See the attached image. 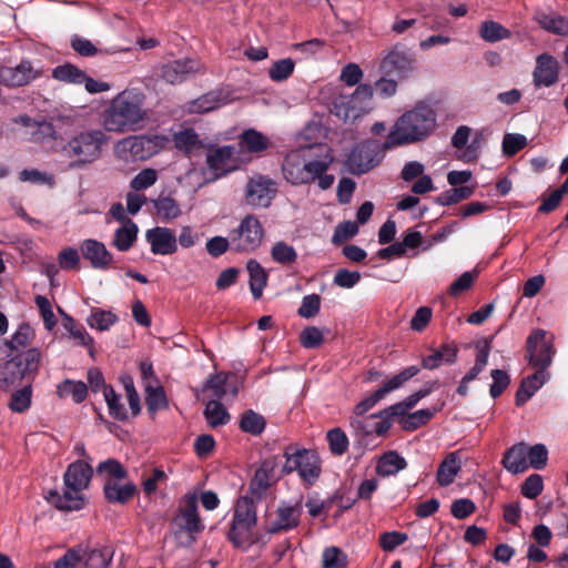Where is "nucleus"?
I'll return each instance as SVG.
<instances>
[{
  "mask_svg": "<svg viewBox=\"0 0 568 568\" xmlns=\"http://www.w3.org/2000/svg\"><path fill=\"white\" fill-rule=\"evenodd\" d=\"M407 467V462L396 450L384 453L377 463L376 473L382 477L396 475Z\"/></svg>",
  "mask_w": 568,
  "mask_h": 568,
  "instance_id": "nucleus-32",
  "label": "nucleus"
},
{
  "mask_svg": "<svg viewBox=\"0 0 568 568\" xmlns=\"http://www.w3.org/2000/svg\"><path fill=\"white\" fill-rule=\"evenodd\" d=\"M556 353L554 343L547 338V332L538 328L526 339V359L536 372H547Z\"/></svg>",
  "mask_w": 568,
  "mask_h": 568,
  "instance_id": "nucleus-10",
  "label": "nucleus"
},
{
  "mask_svg": "<svg viewBox=\"0 0 568 568\" xmlns=\"http://www.w3.org/2000/svg\"><path fill=\"white\" fill-rule=\"evenodd\" d=\"M416 59L412 50L403 44H395L383 57L379 70L386 77L398 80L407 78L415 70Z\"/></svg>",
  "mask_w": 568,
  "mask_h": 568,
  "instance_id": "nucleus-12",
  "label": "nucleus"
},
{
  "mask_svg": "<svg viewBox=\"0 0 568 568\" xmlns=\"http://www.w3.org/2000/svg\"><path fill=\"white\" fill-rule=\"evenodd\" d=\"M276 519L265 524L266 534L275 535L288 531L300 526L303 513L302 499L294 505L282 501L276 509Z\"/></svg>",
  "mask_w": 568,
  "mask_h": 568,
  "instance_id": "nucleus-16",
  "label": "nucleus"
},
{
  "mask_svg": "<svg viewBox=\"0 0 568 568\" xmlns=\"http://www.w3.org/2000/svg\"><path fill=\"white\" fill-rule=\"evenodd\" d=\"M283 457L285 463L280 470L278 477L297 471L300 477L308 485H313L318 479L322 466L320 456L315 450L297 449L293 446H287L284 449Z\"/></svg>",
  "mask_w": 568,
  "mask_h": 568,
  "instance_id": "nucleus-7",
  "label": "nucleus"
},
{
  "mask_svg": "<svg viewBox=\"0 0 568 568\" xmlns=\"http://www.w3.org/2000/svg\"><path fill=\"white\" fill-rule=\"evenodd\" d=\"M145 404L148 412L152 416L155 415L158 410L168 409L169 402L163 386L148 383L145 385Z\"/></svg>",
  "mask_w": 568,
  "mask_h": 568,
  "instance_id": "nucleus-38",
  "label": "nucleus"
},
{
  "mask_svg": "<svg viewBox=\"0 0 568 568\" xmlns=\"http://www.w3.org/2000/svg\"><path fill=\"white\" fill-rule=\"evenodd\" d=\"M386 150L384 143L375 140H367L355 145L348 154L345 166L353 175H362L378 164V154Z\"/></svg>",
  "mask_w": 568,
  "mask_h": 568,
  "instance_id": "nucleus-13",
  "label": "nucleus"
},
{
  "mask_svg": "<svg viewBox=\"0 0 568 568\" xmlns=\"http://www.w3.org/2000/svg\"><path fill=\"white\" fill-rule=\"evenodd\" d=\"M41 71L28 60L21 61L16 67H1L0 83L8 88H17L29 84L40 77Z\"/></svg>",
  "mask_w": 568,
  "mask_h": 568,
  "instance_id": "nucleus-17",
  "label": "nucleus"
},
{
  "mask_svg": "<svg viewBox=\"0 0 568 568\" xmlns=\"http://www.w3.org/2000/svg\"><path fill=\"white\" fill-rule=\"evenodd\" d=\"M478 32L481 39L490 43L508 39L511 36L509 29L493 20L481 22Z\"/></svg>",
  "mask_w": 568,
  "mask_h": 568,
  "instance_id": "nucleus-44",
  "label": "nucleus"
},
{
  "mask_svg": "<svg viewBox=\"0 0 568 568\" xmlns=\"http://www.w3.org/2000/svg\"><path fill=\"white\" fill-rule=\"evenodd\" d=\"M52 77L61 82L82 84L85 72L72 63H64L53 69Z\"/></svg>",
  "mask_w": 568,
  "mask_h": 568,
  "instance_id": "nucleus-49",
  "label": "nucleus"
},
{
  "mask_svg": "<svg viewBox=\"0 0 568 568\" xmlns=\"http://www.w3.org/2000/svg\"><path fill=\"white\" fill-rule=\"evenodd\" d=\"M123 151L130 152L134 160H145L152 155V141L142 135L129 136L120 141Z\"/></svg>",
  "mask_w": 568,
  "mask_h": 568,
  "instance_id": "nucleus-33",
  "label": "nucleus"
},
{
  "mask_svg": "<svg viewBox=\"0 0 568 568\" xmlns=\"http://www.w3.org/2000/svg\"><path fill=\"white\" fill-rule=\"evenodd\" d=\"M392 422L379 419V417L352 416L349 417V426L357 437H367L373 434L383 437L392 427Z\"/></svg>",
  "mask_w": 568,
  "mask_h": 568,
  "instance_id": "nucleus-25",
  "label": "nucleus"
},
{
  "mask_svg": "<svg viewBox=\"0 0 568 568\" xmlns=\"http://www.w3.org/2000/svg\"><path fill=\"white\" fill-rule=\"evenodd\" d=\"M312 149V146H307L304 149L293 150L286 154L282 163V172L284 179L288 183L293 185L304 184L306 176V153Z\"/></svg>",
  "mask_w": 568,
  "mask_h": 568,
  "instance_id": "nucleus-20",
  "label": "nucleus"
},
{
  "mask_svg": "<svg viewBox=\"0 0 568 568\" xmlns=\"http://www.w3.org/2000/svg\"><path fill=\"white\" fill-rule=\"evenodd\" d=\"M145 237L153 254L172 255L178 251V240L172 229L156 226L148 230Z\"/></svg>",
  "mask_w": 568,
  "mask_h": 568,
  "instance_id": "nucleus-22",
  "label": "nucleus"
},
{
  "mask_svg": "<svg viewBox=\"0 0 568 568\" xmlns=\"http://www.w3.org/2000/svg\"><path fill=\"white\" fill-rule=\"evenodd\" d=\"M235 152V146L223 145V146H211L206 153V164L210 171L213 173V179H220L230 173L234 166L230 165Z\"/></svg>",
  "mask_w": 568,
  "mask_h": 568,
  "instance_id": "nucleus-23",
  "label": "nucleus"
},
{
  "mask_svg": "<svg viewBox=\"0 0 568 568\" xmlns=\"http://www.w3.org/2000/svg\"><path fill=\"white\" fill-rule=\"evenodd\" d=\"M329 450L335 456H342L348 449V438L343 429L335 427L326 434Z\"/></svg>",
  "mask_w": 568,
  "mask_h": 568,
  "instance_id": "nucleus-55",
  "label": "nucleus"
},
{
  "mask_svg": "<svg viewBox=\"0 0 568 568\" xmlns=\"http://www.w3.org/2000/svg\"><path fill=\"white\" fill-rule=\"evenodd\" d=\"M458 347L453 343L440 345L433 354L426 356L422 361V367L426 369H435L443 363L454 364L457 359Z\"/></svg>",
  "mask_w": 568,
  "mask_h": 568,
  "instance_id": "nucleus-30",
  "label": "nucleus"
},
{
  "mask_svg": "<svg viewBox=\"0 0 568 568\" xmlns=\"http://www.w3.org/2000/svg\"><path fill=\"white\" fill-rule=\"evenodd\" d=\"M246 270L250 275L248 283L252 295L255 300H258L267 284V273L256 260H250L246 264Z\"/></svg>",
  "mask_w": 568,
  "mask_h": 568,
  "instance_id": "nucleus-36",
  "label": "nucleus"
},
{
  "mask_svg": "<svg viewBox=\"0 0 568 568\" xmlns=\"http://www.w3.org/2000/svg\"><path fill=\"white\" fill-rule=\"evenodd\" d=\"M475 192V186H454L453 189H449L442 194H439L437 197H435V203L446 206V205H453L456 204L463 200L469 199Z\"/></svg>",
  "mask_w": 568,
  "mask_h": 568,
  "instance_id": "nucleus-48",
  "label": "nucleus"
},
{
  "mask_svg": "<svg viewBox=\"0 0 568 568\" xmlns=\"http://www.w3.org/2000/svg\"><path fill=\"white\" fill-rule=\"evenodd\" d=\"M527 145V138L523 134L506 133L503 138V153L514 156Z\"/></svg>",
  "mask_w": 568,
  "mask_h": 568,
  "instance_id": "nucleus-63",
  "label": "nucleus"
},
{
  "mask_svg": "<svg viewBox=\"0 0 568 568\" xmlns=\"http://www.w3.org/2000/svg\"><path fill=\"white\" fill-rule=\"evenodd\" d=\"M559 62L558 60L545 52L536 57V65L532 71V82L536 88L552 87L558 82L559 78Z\"/></svg>",
  "mask_w": 568,
  "mask_h": 568,
  "instance_id": "nucleus-18",
  "label": "nucleus"
},
{
  "mask_svg": "<svg viewBox=\"0 0 568 568\" xmlns=\"http://www.w3.org/2000/svg\"><path fill=\"white\" fill-rule=\"evenodd\" d=\"M295 62L291 58L275 61L268 70L270 78L275 82L285 81L294 72Z\"/></svg>",
  "mask_w": 568,
  "mask_h": 568,
  "instance_id": "nucleus-57",
  "label": "nucleus"
},
{
  "mask_svg": "<svg viewBox=\"0 0 568 568\" xmlns=\"http://www.w3.org/2000/svg\"><path fill=\"white\" fill-rule=\"evenodd\" d=\"M104 399L108 404L109 414L116 420H128V412L120 400V396L115 393L112 386L104 387Z\"/></svg>",
  "mask_w": 568,
  "mask_h": 568,
  "instance_id": "nucleus-52",
  "label": "nucleus"
},
{
  "mask_svg": "<svg viewBox=\"0 0 568 568\" xmlns=\"http://www.w3.org/2000/svg\"><path fill=\"white\" fill-rule=\"evenodd\" d=\"M199 63L192 59H181L161 64L155 74L170 84H179L197 71Z\"/></svg>",
  "mask_w": 568,
  "mask_h": 568,
  "instance_id": "nucleus-19",
  "label": "nucleus"
},
{
  "mask_svg": "<svg viewBox=\"0 0 568 568\" xmlns=\"http://www.w3.org/2000/svg\"><path fill=\"white\" fill-rule=\"evenodd\" d=\"M300 343L307 349L320 347L324 343L323 331L316 326H306L300 333Z\"/></svg>",
  "mask_w": 568,
  "mask_h": 568,
  "instance_id": "nucleus-60",
  "label": "nucleus"
},
{
  "mask_svg": "<svg viewBox=\"0 0 568 568\" xmlns=\"http://www.w3.org/2000/svg\"><path fill=\"white\" fill-rule=\"evenodd\" d=\"M347 555L338 547L332 546L324 549L322 554L323 568H346Z\"/></svg>",
  "mask_w": 568,
  "mask_h": 568,
  "instance_id": "nucleus-54",
  "label": "nucleus"
},
{
  "mask_svg": "<svg viewBox=\"0 0 568 568\" xmlns=\"http://www.w3.org/2000/svg\"><path fill=\"white\" fill-rule=\"evenodd\" d=\"M264 234V227L257 216L247 214L240 225L230 232V241L236 252L251 253L261 246Z\"/></svg>",
  "mask_w": 568,
  "mask_h": 568,
  "instance_id": "nucleus-9",
  "label": "nucleus"
},
{
  "mask_svg": "<svg viewBox=\"0 0 568 568\" xmlns=\"http://www.w3.org/2000/svg\"><path fill=\"white\" fill-rule=\"evenodd\" d=\"M145 94L136 89L118 93L102 113V124L108 132L126 133L142 129L149 120L144 108Z\"/></svg>",
  "mask_w": 568,
  "mask_h": 568,
  "instance_id": "nucleus-1",
  "label": "nucleus"
},
{
  "mask_svg": "<svg viewBox=\"0 0 568 568\" xmlns=\"http://www.w3.org/2000/svg\"><path fill=\"white\" fill-rule=\"evenodd\" d=\"M59 312L63 316L62 325L63 327L75 338L79 341V344L82 346L89 347V354L93 358L94 357V348H93V338L88 334L84 327H78L73 317L68 315L62 308L59 307Z\"/></svg>",
  "mask_w": 568,
  "mask_h": 568,
  "instance_id": "nucleus-41",
  "label": "nucleus"
},
{
  "mask_svg": "<svg viewBox=\"0 0 568 568\" xmlns=\"http://www.w3.org/2000/svg\"><path fill=\"white\" fill-rule=\"evenodd\" d=\"M548 462V449L544 444H536L527 447V463L528 467L540 470L544 469Z\"/></svg>",
  "mask_w": 568,
  "mask_h": 568,
  "instance_id": "nucleus-59",
  "label": "nucleus"
},
{
  "mask_svg": "<svg viewBox=\"0 0 568 568\" xmlns=\"http://www.w3.org/2000/svg\"><path fill=\"white\" fill-rule=\"evenodd\" d=\"M57 394L60 397L71 396L75 403H82L88 395V386L81 381L64 379L58 385Z\"/></svg>",
  "mask_w": 568,
  "mask_h": 568,
  "instance_id": "nucleus-45",
  "label": "nucleus"
},
{
  "mask_svg": "<svg viewBox=\"0 0 568 568\" xmlns=\"http://www.w3.org/2000/svg\"><path fill=\"white\" fill-rule=\"evenodd\" d=\"M108 140V135L100 129L81 131L61 148V152L70 160L71 170L83 169L101 158Z\"/></svg>",
  "mask_w": 568,
  "mask_h": 568,
  "instance_id": "nucleus-4",
  "label": "nucleus"
},
{
  "mask_svg": "<svg viewBox=\"0 0 568 568\" xmlns=\"http://www.w3.org/2000/svg\"><path fill=\"white\" fill-rule=\"evenodd\" d=\"M419 372H420L419 366H416V365L408 366L405 369H403L402 372H399L398 374L394 375L390 379H388L382 386L388 394V393L402 387L406 382L412 379Z\"/></svg>",
  "mask_w": 568,
  "mask_h": 568,
  "instance_id": "nucleus-58",
  "label": "nucleus"
},
{
  "mask_svg": "<svg viewBox=\"0 0 568 568\" xmlns=\"http://www.w3.org/2000/svg\"><path fill=\"white\" fill-rule=\"evenodd\" d=\"M114 556L110 545L94 542L91 538L69 548L54 562L53 568H108Z\"/></svg>",
  "mask_w": 568,
  "mask_h": 568,
  "instance_id": "nucleus-5",
  "label": "nucleus"
},
{
  "mask_svg": "<svg viewBox=\"0 0 568 568\" xmlns=\"http://www.w3.org/2000/svg\"><path fill=\"white\" fill-rule=\"evenodd\" d=\"M433 410L419 409L399 419V424L405 432H414L418 427L426 425L433 418Z\"/></svg>",
  "mask_w": 568,
  "mask_h": 568,
  "instance_id": "nucleus-53",
  "label": "nucleus"
},
{
  "mask_svg": "<svg viewBox=\"0 0 568 568\" xmlns=\"http://www.w3.org/2000/svg\"><path fill=\"white\" fill-rule=\"evenodd\" d=\"M205 420L212 428L226 425L231 420V415L221 403V399H211L205 404L203 412Z\"/></svg>",
  "mask_w": 568,
  "mask_h": 568,
  "instance_id": "nucleus-37",
  "label": "nucleus"
},
{
  "mask_svg": "<svg viewBox=\"0 0 568 568\" xmlns=\"http://www.w3.org/2000/svg\"><path fill=\"white\" fill-rule=\"evenodd\" d=\"M436 123V111L428 103L420 101L396 120L384 142V148L392 149L424 141L433 133Z\"/></svg>",
  "mask_w": 568,
  "mask_h": 568,
  "instance_id": "nucleus-2",
  "label": "nucleus"
},
{
  "mask_svg": "<svg viewBox=\"0 0 568 568\" xmlns=\"http://www.w3.org/2000/svg\"><path fill=\"white\" fill-rule=\"evenodd\" d=\"M306 154L305 181L304 184L315 181L321 174L325 173L332 162V159L311 160Z\"/></svg>",
  "mask_w": 568,
  "mask_h": 568,
  "instance_id": "nucleus-61",
  "label": "nucleus"
},
{
  "mask_svg": "<svg viewBox=\"0 0 568 568\" xmlns=\"http://www.w3.org/2000/svg\"><path fill=\"white\" fill-rule=\"evenodd\" d=\"M31 135L36 142L40 143L58 139L54 124L47 121L36 122Z\"/></svg>",
  "mask_w": 568,
  "mask_h": 568,
  "instance_id": "nucleus-64",
  "label": "nucleus"
},
{
  "mask_svg": "<svg viewBox=\"0 0 568 568\" xmlns=\"http://www.w3.org/2000/svg\"><path fill=\"white\" fill-rule=\"evenodd\" d=\"M174 143L179 150L187 153L202 146L199 134L193 129H186L175 134Z\"/></svg>",
  "mask_w": 568,
  "mask_h": 568,
  "instance_id": "nucleus-56",
  "label": "nucleus"
},
{
  "mask_svg": "<svg viewBox=\"0 0 568 568\" xmlns=\"http://www.w3.org/2000/svg\"><path fill=\"white\" fill-rule=\"evenodd\" d=\"M276 194V182L266 175L257 174L246 183L245 201L248 205L268 207Z\"/></svg>",
  "mask_w": 568,
  "mask_h": 568,
  "instance_id": "nucleus-15",
  "label": "nucleus"
},
{
  "mask_svg": "<svg viewBox=\"0 0 568 568\" xmlns=\"http://www.w3.org/2000/svg\"><path fill=\"white\" fill-rule=\"evenodd\" d=\"M34 338V332L31 326L27 323H22L17 332L12 335L10 339H7L4 345L9 348L8 356H13L18 353H23L28 351Z\"/></svg>",
  "mask_w": 568,
  "mask_h": 568,
  "instance_id": "nucleus-31",
  "label": "nucleus"
},
{
  "mask_svg": "<svg viewBox=\"0 0 568 568\" xmlns=\"http://www.w3.org/2000/svg\"><path fill=\"white\" fill-rule=\"evenodd\" d=\"M138 232V225L132 220H128V224L115 230L113 245L121 252L129 251L136 241Z\"/></svg>",
  "mask_w": 568,
  "mask_h": 568,
  "instance_id": "nucleus-40",
  "label": "nucleus"
},
{
  "mask_svg": "<svg viewBox=\"0 0 568 568\" xmlns=\"http://www.w3.org/2000/svg\"><path fill=\"white\" fill-rule=\"evenodd\" d=\"M173 525L176 527L174 536L181 538L186 534L184 546H190L195 541V535L204 529V525L197 513V497L195 494L184 496L178 514L173 518Z\"/></svg>",
  "mask_w": 568,
  "mask_h": 568,
  "instance_id": "nucleus-8",
  "label": "nucleus"
},
{
  "mask_svg": "<svg viewBox=\"0 0 568 568\" xmlns=\"http://www.w3.org/2000/svg\"><path fill=\"white\" fill-rule=\"evenodd\" d=\"M82 256L88 260L93 268L109 270L114 260L102 242L88 239L80 245Z\"/></svg>",
  "mask_w": 568,
  "mask_h": 568,
  "instance_id": "nucleus-24",
  "label": "nucleus"
},
{
  "mask_svg": "<svg viewBox=\"0 0 568 568\" xmlns=\"http://www.w3.org/2000/svg\"><path fill=\"white\" fill-rule=\"evenodd\" d=\"M97 475L102 477L103 481L123 480L128 477V471L119 460L109 458L98 465Z\"/></svg>",
  "mask_w": 568,
  "mask_h": 568,
  "instance_id": "nucleus-43",
  "label": "nucleus"
},
{
  "mask_svg": "<svg viewBox=\"0 0 568 568\" xmlns=\"http://www.w3.org/2000/svg\"><path fill=\"white\" fill-rule=\"evenodd\" d=\"M32 381H28V383L20 389H17L11 394L9 408L14 413H24L31 406L32 398Z\"/></svg>",
  "mask_w": 568,
  "mask_h": 568,
  "instance_id": "nucleus-46",
  "label": "nucleus"
},
{
  "mask_svg": "<svg viewBox=\"0 0 568 568\" xmlns=\"http://www.w3.org/2000/svg\"><path fill=\"white\" fill-rule=\"evenodd\" d=\"M118 322V316L111 311L95 308L88 317L87 323L91 328L100 332L108 331L112 325Z\"/></svg>",
  "mask_w": 568,
  "mask_h": 568,
  "instance_id": "nucleus-50",
  "label": "nucleus"
},
{
  "mask_svg": "<svg viewBox=\"0 0 568 568\" xmlns=\"http://www.w3.org/2000/svg\"><path fill=\"white\" fill-rule=\"evenodd\" d=\"M374 94V88L371 84L363 83L357 85L351 95H341L334 103L336 114L344 120L356 119L365 109Z\"/></svg>",
  "mask_w": 568,
  "mask_h": 568,
  "instance_id": "nucleus-14",
  "label": "nucleus"
},
{
  "mask_svg": "<svg viewBox=\"0 0 568 568\" xmlns=\"http://www.w3.org/2000/svg\"><path fill=\"white\" fill-rule=\"evenodd\" d=\"M501 463L504 467L513 474L527 470V444L518 443L513 445L505 452Z\"/></svg>",
  "mask_w": 568,
  "mask_h": 568,
  "instance_id": "nucleus-28",
  "label": "nucleus"
},
{
  "mask_svg": "<svg viewBox=\"0 0 568 568\" xmlns=\"http://www.w3.org/2000/svg\"><path fill=\"white\" fill-rule=\"evenodd\" d=\"M239 145L251 153H261L270 146V141L263 133L247 129L240 135Z\"/></svg>",
  "mask_w": 568,
  "mask_h": 568,
  "instance_id": "nucleus-39",
  "label": "nucleus"
},
{
  "mask_svg": "<svg viewBox=\"0 0 568 568\" xmlns=\"http://www.w3.org/2000/svg\"><path fill=\"white\" fill-rule=\"evenodd\" d=\"M271 256L274 262L282 265H290L296 262L297 252L284 241H277L271 248Z\"/></svg>",
  "mask_w": 568,
  "mask_h": 568,
  "instance_id": "nucleus-51",
  "label": "nucleus"
},
{
  "mask_svg": "<svg viewBox=\"0 0 568 568\" xmlns=\"http://www.w3.org/2000/svg\"><path fill=\"white\" fill-rule=\"evenodd\" d=\"M119 481L109 480L103 483L104 497L111 504L125 505L135 496L138 489L133 483L120 485Z\"/></svg>",
  "mask_w": 568,
  "mask_h": 568,
  "instance_id": "nucleus-27",
  "label": "nucleus"
},
{
  "mask_svg": "<svg viewBox=\"0 0 568 568\" xmlns=\"http://www.w3.org/2000/svg\"><path fill=\"white\" fill-rule=\"evenodd\" d=\"M256 497L242 496L237 499L234 508L233 519L227 532V539L232 545L242 541V535H247L257 523Z\"/></svg>",
  "mask_w": 568,
  "mask_h": 568,
  "instance_id": "nucleus-11",
  "label": "nucleus"
},
{
  "mask_svg": "<svg viewBox=\"0 0 568 568\" xmlns=\"http://www.w3.org/2000/svg\"><path fill=\"white\" fill-rule=\"evenodd\" d=\"M534 20L547 32L557 36H568V18L556 12L537 11Z\"/></svg>",
  "mask_w": 568,
  "mask_h": 568,
  "instance_id": "nucleus-29",
  "label": "nucleus"
},
{
  "mask_svg": "<svg viewBox=\"0 0 568 568\" xmlns=\"http://www.w3.org/2000/svg\"><path fill=\"white\" fill-rule=\"evenodd\" d=\"M230 99L222 90L207 92L194 101V106L199 112H210L229 103Z\"/></svg>",
  "mask_w": 568,
  "mask_h": 568,
  "instance_id": "nucleus-42",
  "label": "nucleus"
},
{
  "mask_svg": "<svg viewBox=\"0 0 568 568\" xmlns=\"http://www.w3.org/2000/svg\"><path fill=\"white\" fill-rule=\"evenodd\" d=\"M156 215L165 222L178 219L182 214V210L178 201L171 195L161 193L156 199L151 200Z\"/></svg>",
  "mask_w": 568,
  "mask_h": 568,
  "instance_id": "nucleus-34",
  "label": "nucleus"
},
{
  "mask_svg": "<svg viewBox=\"0 0 568 568\" xmlns=\"http://www.w3.org/2000/svg\"><path fill=\"white\" fill-rule=\"evenodd\" d=\"M93 476V468L83 460L71 463L64 475V490L60 494L55 489H51L45 495V499L54 508L61 511H77L84 507L85 498L82 490L88 488Z\"/></svg>",
  "mask_w": 568,
  "mask_h": 568,
  "instance_id": "nucleus-3",
  "label": "nucleus"
},
{
  "mask_svg": "<svg viewBox=\"0 0 568 568\" xmlns=\"http://www.w3.org/2000/svg\"><path fill=\"white\" fill-rule=\"evenodd\" d=\"M460 459L457 452L449 453L440 463L437 470V483L442 487L449 486L460 470Z\"/></svg>",
  "mask_w": 568,
  "mask_h": 568,
  "instance_id": "nucleus-35",
  "label": "nucleus"
},
{
  "mask_svg": "<svg viewBox=\"0 0 568 568\" xmlns=\"http://www.w3.org/2000/svg\"><path fill=\"white\" fill-rule=\"evenodd\" d=\"M281 462V457L271 456L265 458L256 469L255 475L250 483V491L256 497V500H261L265 490L271 486V481L276 475L275 470Z\"/></svg>",
  "mask_w": 568,
  "mask_h": 568,
  "instance_id": "nucleus-21",
  "label": "nucleus"
},
{
  "mask_svg": "<svg viewBox=\"0 0 568 568\" xmlns=\"http://www.w3.org/2000/svg\"><path fill=\"white\" fill-rule=\"evenodd\" d=\"M41 352L29 348L23 353L14 354L9 361L0 365V389L9 390L18 387L24 379L38 373Z\"/></svg>",
  "mask_w": 568,
  "mask_h": 568,
  "instance_id": "nucleus-6",
  "label": "nucleus"
},
{
  "mask_svg": "<svg viewBox=\"0 0 568 568\" xmlns=\"http://www.w3.org/2000/svg\"><path fill=\"white\" fill-rule=\"evenodd\" d=\"M548 377L549 373L542 371L535 372L534 374L525 377L516 392V406H523L526 402H528L532 395L546 383Z\"/></svg>",
  "mask_w": 568,
  "mask_h": 568,
  "instance_id": "nucleus-26",
  "label": "nucleus"
},
{
  "mask_svg": "<svg viewBox=\"0 0 568 568\" xmlns=\"http://www.w3.org/2000/svg\"><path fill=\"white\" fill-rule=\"evenodd\" d=\"M265 426V418L253 409H247L241 415L240 428L244 433L257 436L264 432Z\"/></svg>",
  "mask_w": 568,
  "mask_h": 568,
  "instance_id": "nucleus-47",
  "label": "nucleus"
},
{
  "mask_svg": "<svg viewBox=\"0 0 568 568\" xmlns=\"http://www.w3.org/2000/svg\"><path fill=\"white\" fill-rule=\"evenodd\" d=\"M358 225L353 221H344L336 225L334 234L332 236V243L334 245H341L345 241L354 237L358 233Z\"/></svg>",
  "mask_w": 568,
  "mask_h": 568,
  "instance_id": "nucleus-62",
  "label": "nucleus"
}]
</instances>
